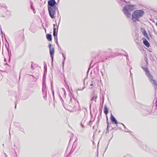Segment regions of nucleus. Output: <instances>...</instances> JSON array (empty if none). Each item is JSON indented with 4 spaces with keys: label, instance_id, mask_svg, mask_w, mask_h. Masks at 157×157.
I'll list each match as a JSON object with an SVG mask.
<instances>
[{
    "label": "nucleus",
    "instance_id": "obj_20",
    "mask_svg": "<svg viewBox=\"0 0 157 157\" xmlns=\"http://www.w3.org/2000/svg\"><path fill=\"white\" fill-rule=\"evenodd\" d=\"M124 56H125L126 57V59H127V60H129L128 57V55L127 54H125V55L124 54Z\"/></svg>",
    "mask_w": 157,
    "mask_h": 157
},
{
    "label": "nucleus",
    "instance_id": "obj_43",
    "mask_svg": "<svg viewBox=\"0 0 157 157\" xmlns=\"http://www.w3.org/2000/svg\"><path fill=\"white\" fill-rule=\"evenodd\" d=\"M16 105H15V108H16Z\"/></svg>",
    "mask_w": 157,
    "mask_h": 157
},
{
    "label": "nucleus",
    "instance_id": "obj_29",
    "mask_svg": "<svg viewBox=\"0 0 157 157\" xmlns=\"http://www.w3.org/2000/svg\"><path fill=\"white\" fill-rule=\"evenodd\" d=\"M109 127V123H108V124H107V130H108V128Z\"/></svg>",
    "mask_w": 157,
    "mask_h": 157
},
{
    "label": "nucleus",
    "instance_id": "obj_30",
    "mask_svg": "<svg viewBox=\"0 0 157 157\" xmlns=\"http://www.w3.org/2000/svg\"><path fill=\"white\" fill-rule=\"evenodd\" d=\"M44 67L45 68V70L46 71L47 70V67H46V65H45L44 66Z\"/></svg>",
    "mask_w": 157,
    "mask_h": 157
},
{
    "label": "nucleus",
    "instance_id": "obj_27",
    "mask_svg": "<svg viewBox=\"0 0 157 157\" xmlns=\"http://www.w3.org/2000/svg\"><path fill=\"white\" fill-rule=\"evenodd\" d=\"M6 48L8 51V53L10 52L9 51V48H8L6 47Z\"/></svg>",
    "mask_w": 157,
    "mask_h": 157
},
{
    "label": "nucleus",
    "instance_id": "obj_32",
    "mask_svg": "<svg viewBox=\"0 0 157 157\" xmlns=\"http://www.w3.org/2000/svg\"><path fill=\"white\" fill-rule=\"evenodd\" d=\"M55 26H56V25H55V24H53V27H54V28H53V29H54L55 28H56L55 27Z\"/></svg>",
    "mask_w": 157,
    "mask_h": 157
},
{
    "label": "nucleus",
    "instance_id": "obj_46",
    "mask_svg": "<svg viewBox=\"0 0 157 157\" xmlns=\"http://www.w3.org/2000/svg\"><path fill=\"white\" fill-rule=\"evenodd\" d=\"M9 134H10V132H9Z\"/></svg>",
    "mask_w": 157,
    "mask_h": 157
},
{
    "label": "nucleus",
    "instance_id": "obj_36",
    "mask_svg": "<svg viewBox=\"0 0 157 157\" xmlns=\"http://www.w3.org/2000/svg\"><path fill=\"white\" fill-rule=\"evenodd\" d=\"M4 60L5 61H6V58H4Z\"/></svg>",
    "mask_w": 157,
    "mask_h": 157
},
{
    "label": "nucleus",
    "instance_id": "obj_3",
    "mask_svg": "<svg viewBox=\"0 0 157 157\" xmlns=\"http://www.w3.org/2000/svg\"><path fill=\"white\" fill-rule=\"evenodd\" d=\"M144 13L142 10H135L132 14V19L134 22L139 21V18L142 17Z\"/></svg>",
    "mask_w": 157,
    "mask_h": 157
},
{
    "label": "nucleus",
    "instance_id": "obj_37",
    "mask_svg": "<svg viewBox=\"0 0 157 157\" xmlns=\"http://www.w3.org/2000/svg\"><path fill=\"white\" fill-rule=\"evenodd\" d=\"M52 92L53 94L54 95V91H53L52 89Z\"/></svg>",
    "mask_w": 157,
    "mask_h": 157
},
{
    "label": "nucleus",
    "instance_id": "obj_38",
    "mask_svg": "<svg viewBox=\"0 0 157 157\" xmlns=\"http://www.w3.org/2000/svg\"><path fill=\"white\" fill-rule=\"evenodd\" d=\"M93 85V83H92L91 84H90V86H92Z\"/></svg>",
    "mask_w": 157,
    "mask_h": 157
},
{
    "label": "nucleus",
    "instance_id": "obj_42",
    "mask_svg": "<svg viewBox=\"0 0 157 157\" xmlns=\"http://www.w3.org/2000/svg\"><path fill=\"white\" fill-rule=\"evenodd\" d=\"M156 25H157V21L156 22Z\"/></svg>",
    "mask_w": 157,
    "mask_h": 157
},
{
    "label": "nucleus",
    "instance_id": "obj_33",
    "mask_svg": "<svg viewBox=\"0 0 157 157\" xmlns=\"http://www.w3.org/2000/svg\"><path fill=\"white\" fill-rule=\"evenodd\" d=\"M127 130V129H125V131L126 132H128V131Z\"/></svg>",
    "mask_w": 157,
    "mask_h": 157
},
{
    "label": "nucleus",
    "instance_id": "obj_39",
    "mask_svg": "<svg viewBox=\"0 0 157 157\" xmlns=\"http://www.w3.org/2000/svg\"><path fill=\"white\" fill-rule=\"evenodd\" d=\"M123 124V126H124V128H125V125H124L123 124Z\"/></svg>",
    "mask_w": 157,
    "mask_h": 157
},
{
    "label": "nucleus",
    "instance_id": "obj_49",
    "mask_svg": "<svg viewBox=\"0 0 157 157\" xmlns=\"http://www.w3.org/2000/svg\"><path fill=\"white\" fill-rule=\"evenodd\" d=\"M121 5H122L121 4V3L120 4Z\"/></svg>",
    "mask_w": 157,
    "mask_h": 157
},
{
    "label": "nucleus",
    "instance_id": "obj_8",
    "mask_svg": "<svg viewBox=\"0 0 157 157\" xmlns=\"http://www.w3.org/2000/svg\"><path fill=\"white\" fill-rule=\"evenodd\" d=\"M110 119L113 123L116 124V125L117 126H118L117 125V124L118 123V122H117V121L116 119V118H115V117L113 116V115L112 114L111 115Z\"/></svg>",
    "mask_w": 157,
    "mask_h": 157
},
{
    "label": "nucleus",
    "instance_id": "obj_47",
    "mask_svg": "<svg viewBox=\"0 0 157 157\" xmlns=\"http://www.w3.org/2000/svg\"><path fill=\"white\" fill-rule=\"evenodd\" d=\"M6 64H7V63H6Z\"/></svg>",
    "mask_w": 157,
    "mask_h": 157
},
{
    "label": "nucleus",
    "instance_id": "obj_28",
    "mask_svg": "<svg viewBox=\"0 0 157 157\" xmlns=\"http://www.w3.org/2000/svg\"><path fill=\"white\" fill-rule=\"evenodd\" d=\"M63 92H64V95L65 97L66 96V92H65V90H63Z\"/></svg>",
    "mask_w": 157,
    "mask_h": 157
},
{
    "label": "nucleus",
    "instance_id": "obj_13",
    "mask_svg": "<svg viewBox=\"0 0 157 157\" xmlns=\"http://www.w3.org/2000/svg\"><path fill=\"white\" fill-rule=\"evenodd\" d=\"M46 37L49 41H51L52 39V35L50 34H48L47 35Z\"/></svg>",
    "mask_w": 157,
    "mask_h": 157
},
{
    "label": "nucleus",
    "instance_id": "obj_19",
    "mask_svg": "<svg viewBox=\"0 0 157 157\" xmlns=\"http://www.w3.org/2000/svg\"><path fill=\"white\" fill-rule=\"evenodd\" d=\"M60 100H61V102H62V103L63 105V106L65 107V105H64V101L63 100L62 98L60 96Z\"/></svg>",
    "mask_w": 157,
    "mask_h": 157
},
{
    "label": "nucleus",
    "instance_id": "obj_15",
    "mask_svg": "<svg viewBox=\"0 0 157 157\" xmlns=\"http://www.w3.org/2000/svg\"><path fill=\"white\" fill-rule=\"evenodd\" d=\"M18 128L20 131L24 133H25V131L24 128H23V127L20 125L19 126H18Z\"/></svg>",
    "mask_w": 157,
    "mask_h": 157
},
{
    "label": "nucleus",
    "instance_id": "obj_11",
    "mask_svg": "<svg viewBox=\"0 0 157 157\" xmlns=\"http://www.w3.org/2000/svg\"><path fill=\"white\" fill-rule=\"evenodd\" d=\"M144 44L147 47L150 46V44L147 40L145 38L143 39Z\"/></svg>",
    "mask_w": 157,
    "mask_h": 157
},
{
    "label": "nucleus",
    "instance_id": "obj_22",
    "mask_svg": "<svg viewBox=\"0 0 157 157\" xmlns=\"http://www.w3.org/2000/svg\"><path fill=\"white\" fill-rule=\"evenodd\" d=\"M92 124V121L91 120H90L89 123H88V124L89 125H90Z\"/></svg>",
    "mask_w": 157,
    "mask_h": 157
},
{
    "label": "nucleus",
    "instance_id": "obj_45",
    "mask_svg": "<svg viewBox=\"0 0 157 157\" xmlns=\"http://www.w3.org/2000/svg\"><path fill=\"white\" fill-rule=\"evenodd\" d=\"M130 73H131V71L130 70Z\"/></svg>",
    "mask_w": 157,
    "mask_h": 157
},
{
    "label": "nucleus",
    "instance_id": "obj_9",
    "mask_svg": "<svg viewBox=\"0 0 157 157\" xmlns=\"http://www.w3.org/2000/svg\"><path fill=\"white\" fill-rule=\"evenodd\" d=\"M140 31L143 33L144 35L148 39H149L148 36L147 35V33L145 30V29L142 27H141L140 29Z\"/></svg>",
    "mask_w": 157,
    "mask_h": 157
},
{
    "label": "nucleus",
    "instance_id": "obj_14",
    "mask_svg": "<svg viewBox=\"0 0 157 157\" xmlns=\"http://www.w3.org/2000/svg\"><path fill=\"white\" fill-rule=\"evenodd\" d=\"M104 112L105 114H107L108 113V109L106 105L104 106Z\"/></svg>",
    "mask_w": 157,
    "mask_h": 157
},
{
    "label": "nucleus",
    "instance_id": "obj_40",
    "mask_svg": "<svg viewBox=\"0 0 157 157\" xmlns=\"http://www.w3.org/2000/svg\"><path fill=\"white\" fill-rule=\"evenodd\" d=\"M107 124H108V123H109L108 121H107Z\"/></svg>",
    "mask_w": 157,
    "mask_h": 157
},
{
    "label": "nucleus",
    "instance_id": "obj_2",
    "mask_svg": "<svg viewBox=\"0 0 157 157\" xmlns=\"http://www.w3.org/2000/svg\"><path fill=\"white\" fill-rule=\"evenodd\" d=\"M57 5L55 0H49L48 1V9L49 16L52 18H55L56 11L57 9Z\"/></svg>",
    "mask_w": 157,
    "mask_h": 157
},
{
    "label": "nucleus",
    "instance_id": "obj_26",
    "mask_svg": "<svg viewBox=\"0 0 157 157\" xmlns=\"http://www.w3.org/2000/svg\"><path fill=\"white\" fill-rule=\"evenodd\" d=\"M51 46H52V45H51V44H50L48 45V47H49V49H50V48H51Z\"/></svg>",
    "mask_w": 157,
    "mask_h": 157
},
{
    "label": "nucleus",
    "instance_id": "obj_23",
    "mask_svg": "<svg viewBox=\"0 0 157 157\" xmlns=\"http://www.w3.org/2000/svg\"><path fill=\"white\" fill-rule=\"evenodd\" d=\"M30 5H31V9L33 10H34V8L33 7V5H32V3L31 2V4Z\"/></svg>",
    "mask_w": 157,
    "mask_h": 157
},
{
    "label": "nucleus",
    "instance_id": "obj_1",
    "mask_svg": "<svg viewBox=\"0 0 157 157\" xmlns=\"http://www.w3.org/2000/svg\"><path fill=\"white\" fill-rule=\"evenodd\" d=\"M65 104L72 108V111L75 112L76 114H78L79 113L80 108L79 102L73 96L66 98L65 101Z\"/></svg>",
    "mask_w": 157,
    "mask_h": 157
},
{
    "label": "nucleus",
    "instance_id": "obj_5",
    "mask_svg": "<svg viewBox=\"0 0 157 157\" xmlns=\"http://www.w3.org/2000/svg\"><path fill=\"white\" fill-rule=\"evenodd\" d=\"M47 89L46 88V86L45 84L43 82L42 91L43 95H44V99H46L47 98Z\"/></svg>",
    "mask_w": 157,
    "mask_h": 157
},
{
    "label": "nucleus",
    "instance_id": "obj_35",
    "mask_svg": "<svg viewBox=\"0 0 157 157\" xmlns=\"http://www.w3.org/2000/svg\"><path fill=\"white\" fill-rule=\"evenodd\" d=\"M31 67L32 69H33V65L32 64L31 65Z\"/></svg>",
    "mask_w": 157,
    "mask_h": 157
},
{
    "label": "nucleus",
    "instance_id": "obj_24",
    "mask_svg": "<svg viewBox=\"0 0 157 157\" xmlns=\"http://www.w3.org/2000/svg\"><path fill=\"white\" fill-rule=\"evenodd\" d=\"M83 121V120H82V121L81 123V126L82 128H84V127L83 125V124H82V122Z\"/></svg>",
    "mask_w": 157,
    "mask_h": 157
},
{
    "label": "nucleus",
    "instance_id": "obj_6",
    "mask_svg": "<svg viewBox=\"0 0 157 157\" xmlns=\"http://www.w3.org/2000/svg\"><path fill=\"white\" fill-rule=\"evenodd\" d=\"M59 25V24H58ZM58 25L57 26V29H56V28H55L53 29V35L54 37V39L56 41V40H58V38H57V32H58Z\"/></svg>",
    "mask_w": 157,
    "mask_h": 157
},
{
    "label": "nucleus",
    "instance_id": "obj_7",
    "mask_svg": "<svg viewBox=\"0 0 157 157\" xmlns=\"http://www.w3.org/2000/svg\"><path fill=\"white\" fill-rule=\"evenodd\" d=\"M145 74L148 77L150 81L151 82H152V80H153V76L152 75L150 74V71H148L146 72L145 73Z\"/></svg>",
    "mask_w": 157,
    "mask_h": 157
},
{
    "label": "nucleus",
    "instance_id": "obj_10",
    "mask_svg": "<svg viewBox=\"0 0 157 157\" xmlns=\"http://www.w3.org/2000/svg\"><path fill=\"white\" fill-rule=\"evenodd\" d=\"M50 53L52 58V61H53V56L54 53V48H52L49 49Z\"/></svg>",
    "mask_w": 157,
    "mask_h": 157
},
{
    "label": "nucleus",
    "instance_id": "obj_21",
    "mask_svg": "<svg viewBox=\"0 0 157 157\" xmlns=\"http://www.w3.org/2000/svg\"><path fill=\"white\" fill-rule=\"evenodd\" d=\"M8 55H9V61L10 60V57L11 56V52H9L8 53Z\"/></svg>",
    "mask_w": 157,
    "mask_h": 157
},
{
    "label": "nucleus",
    "instance_id": "obj_4",
    "mask_svg": "<svg viewBox=\"0 0 157 157\" xmlns=\"http://www.w3.org/2000/svg\"><path fill=\"white\" fill-rule=\"evenodd\" d=\"M135 6L134 5H127L124 6L123 11L125 15L128 17L131 16V12L135 8Z\"/></svg>",
    "mask_w": 157,
    "mask_h": 157
},
{
    "label": "nucleus",
    "instance_id": "obj_16",
    "mask_svg": "<svg viewBox=\"0 0 157 157\" xmlns=\"http://www.w3.org/2000/svg\"><path fill=\"white\" fill-rule=\"evenodd\" d=\"M142 68L143 69V70L144 71L145 73L149 71L147 66H142Z\"/></svg>",
    "mask_w": 157,
    "mask_h": 157
},
{
    "label": "nucleus",
    "instance_id": "obj_48",
    "mask_svg": "<svg viewBox=\"0 0 157 157\" xmlns=\"http://www.w3.org/2000/svg\"><path fill=\"white\" fill-rule=\"evenodd\" d=\"M103 102H104V99L103 100Z\"/></svg>",
    "mask_w": 157,
    "mask_h": 157
},
{
    "label": "nucleus",
    "instance_id": "obj_31",
    "mask_svg": "<svg viewBox=\"0 0 157 157\" xmlns=\"http://www.w3.org/2000/svg\"><path fill=\"white\" fill-rule=\"evenodd\" d=\"M121 1L122 2H124V3L126 2L124 0H121Z\"/></svg>",
    "mask_w": 157,
    "mask_h": 157
},
{
    "label": "nucleus",
    "instance_id": "obj_25",
    "mask_svg": "<svg viewBox=\"0 0 157 157\" xmlns=\"http://www.w3.org/2000/svg\"><path fill=\"white\" fill-rule=\"evenodd\" d=\"M56 43L57 45L58 46V47H60V46H59V44L58 43V40H56Z\"/></svg>",
    "mask_w": 157,
    "mask_h": 157
},
{
    "label": "nucleus",
    "instance_id": "obj_44",
    "mask_svg": "<svg viewBox=\"0 0 157 157\" xmlns=\"http://www.w3.org/2000/svg\"><path fill=\"white\" fill-rule=\"evenodd\" d=\"M71 151H72V149H71V151H70V153L71 152Z\"/></svg>",
    "mask_w": 157,
    "mask_h": 157
},
{
    "label": "nucleus",
    "instance_id": "obj_18",
    "mask_svg": "<svg viewBox=\"0 0 157 157\" xmlns=\"http://www.w3.org/2000/svg\"><path fill=\"white\" fill-rule=\"evenodd\" d=\"M60 54H62V56H63V57L64 58V59H63V62L62 63V64H63V65H64V61L65 60V55H64V54H63V53H61L60 52Z\"/></svg>",
    "mask_w": 157,
    "mask_h": 157
},
{
    "label": "nucleus",
    "instance_id": "obj_17",
    "mask_svg": "<svg viewBox=\"0 0 157 157\" xmlns=\"http://www.w3.org/2000/svg\"><path fill=\"white\" fill-rule=\"evenodd\" d=\"M97 95H95L92 98L91 101H92V100H94V101H95V102L96 101V99H97Z\"/></svg>",
    "mask_w": 157,
    "mask_h": 157
},
{
    "label": "nucleus",
    "instance_id": "obj_41",
    "mask_svg": "<svg viewBox=\"0 0 157 157\" xmlns=\"http://www.w3.org/2000/svg\"><path fill=\"white\" fill-rule=\"evenodd\" d=\"M107 132H109V129H108V130H107Z\"/></svg>",
    "mask_w": 157,
    "mask_h": 157
},
{
    "label": "nucleus",
    "instance_id": "obj_12",
    "mask_svg": "<svg viewBox=\"0 0 157 157\" xmlns=\"http://www.w3.org/2000/svg\"><path fill=\"white\" fill-rule=\"evenodd\" d=\"M152 83L153 84H154L155 86H154V88L155 89H157V82L154 80H152Z\"/></svg>",
    "mask_w": 157,
    "mask_h": 157
},
{
    "label": "nucleus",
    "instance_id": "obj_34",
    "mask_svg": "<svg viewBox=\"0 0 157 157\" xmlns=\"http://www.w3.org/2000/svg\"><path fill=\"white\" fill-rule=\"evenodd\" d=\"M127 130V129H125V131L126 132H128V131Z\"/></svg>",
    "mask_w": 157,
    "mask_h": 157
}]
</instances>
